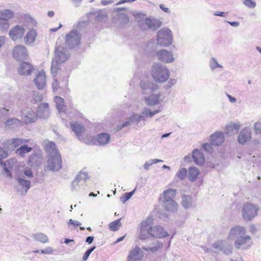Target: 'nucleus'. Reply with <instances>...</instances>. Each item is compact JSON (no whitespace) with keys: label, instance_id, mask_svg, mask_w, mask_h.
Instances as JSON below:
<instances>
[{"label":"nucleus","instance_id":"1","mask_svg":"<svg viewBox=\"0 0 261 261\" xmlns=\"http://www.w3.org/2000/svg\"><path fill=\"white\" fill-rule=\"evenodd\" d=\"M153 219L152 217H148L143 221L140 224V232L139 238L141 240H146L150 237L159 238L169 236V233L164 228L160 226H151Z\"/></svg>","mask_w":261,"mask_h":261},{"label":"nucleus","instance_id":"2","mask_svg":"<svg viewBox=\"0 0 261 261\" xmlns=\"http://www.w3.org/2000/svg\"><path fill=\"white\" fill-rule=\"evenodd\" d=\"M234 237L237 239L234 244L237 249H248L252 244L251 237L246 235V230L243 227L236 226L230 229L228 238Z\"/></svg>","mask_w":261,"mask_h":261},{"label":"nucleus","instance_id":"3","mask_svg":"<svg viewBox=\"0 0 261 261\" xmlns=\"http://www.w3.org/2000/svg\"><path fill=\"white\" fill-rule=\"evenodd\" d=\"M69 58V54L66 49L61 45V43H57L55 49V55L53 60L51 66V73L56 76L59 70L60 64L65 62Z\"/></svg>","mask_w":261,"mask_h":261},{"label":"nucleus","instance_id":"4","mask_svg":"<svg viewBox=\"0 0 261 261\" xmlns=\"http://www.w3.org/2000/svg\"><path fill=\"white\" fill-rule=\"evenodd\" d=\"M176 194V191L171 188L165 190L161 195L159 200L164 203L166 211L173 212L177 210L178 205L174 200Z\"/></svg>","mask_w":261,"mask_h":261},{"label":"nucleus","instance_id":"5","mask_svg":"<svg viewBox=\"0 0 261 261\" xmlns=\"http://www.w3.org/2000/svg\"><path fill=\"white\" fill-rule=\"evenodd\" d=\"M50 147H53L55 150L54 154H50L47 161L46 168L50 171H58L62 168V161L61 156L58 150L56 149V145L54 143L49 144Z\"/></svg>","mask_w":261,"mask_h":261},{"label":"nucleus","instance_id":"6","mask_svg":"<svg viewBox=\"0 0 261 261\" xmlns=\"http://www.w3.org/2000/svg\"><path fill=\"white\" fill-rule=\"evenodd\" d=\"M151 74L155 82L160 83L166 82L170 76L169 70L159 64H155L152 67Z\"/></svg>","mask_w":261,"mask_h":261},{"label":"nucleus","instance_id":"7","mask_svg":"<svg viewBox=\"0 0 261 261\" xmlns=\"http://www.w3.org/2000/svg\"><path fill=\"white\" fill-rule=\"evenodd\" d=\"M259 210L258 205L250 202L243 204L242 208V216L243 219L247 221L252 220L257 215Z\"/></svg>","mask_w":261,"mask_h":261},{"label":"nucleus","instance_id":"8","mask_svg":"<svg viewBox=\"0 0 261 261\" xmlns=\"http://www.w3.org/2000/svg\"><path fill=\"white\" fill-rule=\"evenodd\" d=\"M171 31L168 29H163L158 33V43L162 46H167L170 45L172 41Z\"/></svg>","mask_w":261,"mask_h":261},{"label":"nucleus","instance_id":"9","mask_svg":"<svg viewBox=\"0 0 261 261\" xmlns=\"http://www.w3.org/2000/svg\"><path fill=\"white\" fill-rule=\"evenodd\" d=\"M80 40L81 36L76 31H70L65 37V43L70 48L78 45Z\"/></svg>","mask_w":261,"mask_h":261},{"label":"nucleus","instance_id":"10","mask_svg":"<svg viewBox=\"0 0 261 261\" xmlns=\"http://www.w3.org/2000/svg\"><path fill=\"white\" fill-rule=\"evenodd\" d=\"M25 32L23 27L17 25L13 27L9 31V35L13 40H17L22 38Z\"/></svg>","mask_w":261,"mask_h":261},{"label":"nucleus","instance_id":"11","mask_svg":"<svg viewBox=\"0 0 261 261\" xmlns=\"http://www.w3.org/2000/svg\"><path fill=\"white\" fill-rule=\"evenodd\" d=\"M156 55L159 60L165 63H171L174 61L172 53L166 49H161L157 51Z\"/></svg>","mask_w":261,"mask_h":261},{"label":"nucleus","instance_id":"12","mask_svg":"<svg viewBox=\"0 0 261 261\" xmlns=\"http://www.w3.org/2000/svg\"><path fill=\"white\" fill-rule=\"evenodd\" d=\"M34 81L38 89H42L45 87L46 83V75L43 70L38 72Z\"/></svg>","mask_w":261,"mask_h":261},{"label":"nucleus","instance_id":"13","mask_svg":"<svg viewBox=\"0 0 261 261\" xmlns=\"http://www.w3.org/2000/svg\"><path fill=\"white\" fill-rule=\"evenodd\" d=\"M13 56L17 60L25 59L28 56L26 48L22 45L15 46L13 51Z\"/></svg>","mask_w":261,"mask_h":261},{"label":"nucleus","instance_id":"14","mask_svg":"<svg viewBox=\"0 0 261 261\" xmlns=\"http://www.w3.org/2000/svg\"><path fill=\"white\" fill-rule=\"evenodd\" d=\"M34 70L33 66L27 62H22L19 65L18 72L19 74L22 75H28L32 73Z\"/></svg>","mask_w":261,"mask_h":261},{"label":"nucleus","instance_id":"15","mask_svg":"<svg viewBox=\"0 0 261 261\" xmlns=\"http://www.w3.org/2000/svg\"><path fill=\"white\" fill-rule=\"evenodd\" d=\"M38 116L32 109L28 108L23 112V120L27 123L34 122L37 119Z\"/></svg>","mask_w":261,"mask_h":261},{"label":"nucleus","instance_id":"16","mask_svg":"<svg viewBox=\"0 0 261 261\" xmlns=\"http://www.w3.org/2000/svg\"><path fill=\"white\" fill-rule=\"evenodd\" d=\"M42 156L41 151L34 152L29 158L28 163L31 166H37L42 162Z\"/></svg>","mask_w":261,"mask_h":261},{"label":"nucleus","instance_id":"17","mask_svg":"<svg viewBox=\"0 0 261 261\" xmlns=\"http://www.w3.org/2000/svg\"><path fill=\"white\" fill-rule=\"evenodd\" d=\"M224 136L222 133L216 132L211 136V144L212 145L218 146L223 143Z\"/></svg>","mask_w":261,"mask_h":261},{"label":"nucleus","instance_id":"18","mask_svg":"<svg viewBox=\"0 0 261 261\" xmlns=\"http://www.w3.org/2000/svg\"><path fill=\"white\" fill-rule=\"evenodd\" d=\"M251 138V132L247 128H245L240 133L238 141L240 144H244L248 142Z\"/></svg>","mask_w":261,"mask_h":261},{"label":"nucleus","instance_id":"19","mask_svg":"<svg viewBox=\"0 0 261 261\" xmlns=\"http://www.w3.org/2000/svg\"><path fill=\"white\" fill-rule=\"evenodd\" d=\"M48 107L49 106L47 103L43 102L40 104L37 110L36 114L38 117L47 118L49 113Z\"/></svg>","mask_w":261,"mask_h":261},{"label":"nucleus","instance_id":"20","mask_svg":"<svg viewBox=\"0 0 261 261\" xmlns=\"http://www.w3.org/2000/svg\"><path fill=\"white\" fill-rule=\"evenodd\" d=\"M72 130L75 133L76 136L81 139L83 136L85 128L82 124H79L77 122H73L70 123Z\"/></svg>","mask_w":261,"mask_h":261},{"label":"nucleus","instance_id":"21","mask_svg":"<svg viewBox=\"0 0 261 261\" xmlns=\"http://www.w3.org/2000/svg\"><path fill=\"white\" fill-rule=\"evenodd\" d=\"M194 162L198 165H202L205 161L204 155L198 149H194L192 152Z\"/></svg>","mask_w":261,"mask_h":261},{"label":"nucleus","instance_id":"22","mask_svg":"<svg viewBox=\"0 0 261 261\" xmlns=\"http://www.w3.org/2000/svg\"><path fill=\"white\" fill-rule=\"evenodd\" d=\"M36 36V30L33 29L30 30L24 37L25 43L27 45L33 43L35 41Z\"/></svg>","mask_w":261,"mask_h":261},{"label":"nucleus","instance_id":"23","mask_svg":"<svg viewBox=\"0 0 261 261\" xmlns=\"http://www.w3.org/2000/svg\"><path fill=\"white\" fill-rule=\"evenodd\" d=\"M145 23L149 29L153 31L157 30L161 25L160 21L154 19L147 18L145 19Z\"/></svg>","mask_w":261,"mask_h":261},{"label":"nucleus","instance_id":"24","mask_svg":"<svg viewBox=\"0 0 261 261\" xmlns=\"http://www.w3.org/2000/svg\"><path fill=\"white\" fill-rule=\"evenodd\" d=\"M240 124L235 123H230L225 127V132L227 134L237 133L240 128Z\"/></svg>","mask_w":261,"mask_h":261},{"label":"nucleus","instance_id":"25","mask_svg":"<svg viewBox=\"0 0 261 261\" xmlns=\"http://www.w3.org/2000/svg\"><path fill=\"white\" fill-rule=\"evenodd\" d=\"M199 174V170L194 167H190L189 169V175L188 177L190 180L194 181L197 179Z\"/></svg>","mask_w":261,"mask_h":261},{"label":"nucleus","instance_id":"26","mask_svg":"<svg viewBox=\"0 0 261 261\" xmlns=\"http://www.w3.org/2000/svg\"><path fill=\"white\" fill-rule=\"evenodd\" d=\"M109 140L110 136L107 133L99 134L96 138V140L99 145H104L108 143Z\"/></svg>","mask_w":261,"mask_h":261},{"label":"nucleus","instance_id":"27","mask_svg":"<svg viewBox=\"0 0 261 261\" xmlns=\"http://www.w3.org/2000/svg\"><path fill=\"white\" fill-rule=\"evenodd\" d=\"M32 148L27 145H23L16 150V153L21 156H23L25 153H29L32 150Z\"/></svg>","mask_w":261,"mask_h":261},{"label":"nucleus","instance_id":"28","mask_svg":"<svg viewBox=\"0 0 261 261\" xmlns=\"http://www.w3.org/2000/svg\"><path fill=\"white\" fill-rule=\"evenodd\" d=\"M55 101L59 112H64L65 108L64 99L60 96H56L55 97Z\"/></svg>","mask_w":261,"mask_h":261},{"label":"nucleus","instance_id":"29","mask_svg":"<svg viewBox=\"0 0 261 261\" xmlns=\"http://www.w3.org/2000/svg\"><path fill=\"white\" fill-rule=\"evenodd\" d=\"M13 13L9 10H5L0 12V19L8 20L13 17Z\"/></svg>","mask_w":261,"mask_h":261},{"label":"nucleus","instance_id":"30","mask_svg":"<svg viewBox=\"0 0 261 261\" xmlns=\"http://www.w3.org/2000/svg\"><path fill=\"white\" fill-rule=\"evenodd\" d=\"M120 221L121 219L120 218L111 222L109 224V229L113 231H116L118 230L119 227L121 226V223L120 222Z\"/></svg>","mask_w":261,"mask_h":261},{"label":"nucleus","instance_id":"31","mask_svg":"<svg viewBox=\"0 0 261 261\" xmlns=\"http://www.w3.org/2000/svg\"><path fill=\"white\" fill-rule=\"evenodd\" d=\"M18 182L21 186L22 190L26 193L30 188V182L29 180H26L22 178H18Z\"/></svg>","mask_w":261,"mask_h":261},{"label":"nucleus","instance_id":"32","mask_svg":"<svg viewBox=\"0 0 261 261\" xmlns=\"http://www.w3.org/2000/svg\"><path fill=\"white\" fill-rule=\"evenodd\" d=\"M192 198L190 196L184 195L182 197V204L185 207H188L191 204Z\"/></svg>","mask_w":261,"mask_h":261},{"label":"nucleus","instance_id":"33","mask_svg":"<svg viewBox=\"0 0 261 261\" xmlns=\"http://www.w3.org/2000/svg\"><path fill=\"white\" fill-rule=\"evenodd\" d=\"M35 238L37 241L42 243H45L48 241L47 237L45 234L41 233L35 234Z\"/></svg>","mask_w":261,"mask_h":261},{"label":"nucleus","instance_id":"34","mask_svg":"<svg viewBox=\"0 0 261 261\" xmlns=\"http://www.w3.org/2000/svg\"><path fill=\"white\" fill-rule=\"evenodd\" d=\"M8 157V153L3 148L0 147V165L5 166L6 164L3 160Z\"/></svg>","mask_w":261,"mask_h":261},{"label":"nucleus","instance_id":"35","mask_svg":"<svg viewBox=\"0 0 261 261\" xmlns=\"http://www.w3.org/2000/svg\"><path fill=\"white\" fill-rule=\"evenodd\" d=\"M148 103L150 105H156L159 103V95H153L150 96L148 99Z\"/></svg>","mask_w":261,"mask_h":261},{"label":"nucleus","instance_id":"36","mask_svg":"<svg viewBox=\"0 0 261 261\" xmlns=\"http://www.w3.org/2000/svg\"><path fill=\"white\" fill-rule=\"evenodd\" d=\"M141 249L139 247H136L134 250H132L130 252L128 257L130 259L134 258L136 256H137L140 253Z\"/></svg>","mask_w":261,"mask_h":261},{"label":"nucleus","instance_id":"37","mask_svg":"<svg viewBox=\"0 0 261 261\" xmlns=\"http://www.w3.org/2000/svg\"><path fill=\"white\" fill-rule=\"evenodd\" d=\"M134 193V191L124 193L122 196L120 197V200L123 202L125 203L127 200H128L130 197L132 196Z\"/></svg>","mask_w":261,"mask_h":261},{"label":"nucleus","instance_id":"38","mask_svg":"<svg viewBox=\"0 0 261 261\" xmlns=\"http://www.w3.org/2000/svg\"><path fill=\"white\" fill-rule=\"evenodd\" d=\"M187 175V170L185 168H182L177 173V176L180 179H184Z\"/></svg>","mask_w":261,"mask_h":261},{"label":"nucleus","instance_id":"39","mask_svg":"<svg viewBox=\"0 0 261 261\" xmlns=\"http://www.w3.org/2000/svg\"><path fill=\"white\" fill-rule=\"evenodd\" d=\"M159 112V111L158 110L152 112L150 110L146 109L143 111L142 113L146 116L151 117Z\"/></svg>","mask_w":261,"mask_h":261},{"label":"nucleus","instance_id":"40","mask_svg":"<svg viewBox=\"0 0 261 261\" xmlns=\"http://www.w3.org/2000/svg\"><path fill=\"white\" fill-rule=\"evenodd\" d=\"M95 247L94 246L87 250L83 256V260L86 261L88 259L90 253L95 249Z\"/></svg>","mask_w":261,"mask_h":261},{"label":"nucleus","instance_id":"41","mask_svg":"<svg viewBox=\"0 0 261 261\" xmlns=\"http://www.w3.org/2000/svg\"><path fill=\"white\" fill-rule=\"evenodd\" d=\"M255 132L257 134L261 133V121H259L255 123L254 125Z\"/></svg>","mask_w":261,"mask_h":261},{"label":"nucleus","instance_id":"42","mask_svg":"<svg viewBox=\"0 0 261 261\" xmlns=\"http://www.w3.org/2000/svg\"><path fill=\"white\" fill-rule=\"evenodd\" d=\"M53 91H57L59 88H60L59 86V82L57 79H54V81L52 84Z\"/></svg>","mask_w":261,"mask_h":261},{"label":"nucleus","instance_id":"43","mask_svg":"<svg viewBox=\"0 0 261 261\" xmlns=\"http://www.w3.org/2000/svg\"><path fill=\"white\" fill-rule=\"evenodd\" d=\"M244 4L246 6L250 7L253 8L255 6V3L253 2L252 0H244Z\"/></svg>","mask_w":261,"mask_h":261},{"label":"nucleus","instance_id":"44","mask_svg":"<svg viewBox=\"0 0 261 261\" xmlns=\"http://www.w3.org/2000/svg\"><path fill=\"white\" fill-rule=\"evenodd\" d=\"M12 143L14 144V147H16L22 143V141L17 138L12 139Z\"/></svg>","mask_w":261,"mask_h":261},{"label":"nucleus","instance_id":"45","mask_svg":"<svg viewBox=\"0 0 261 261\" xmlns=\"http://www.w3.org/2000/svg\"><path fill=\"white\" fill-rule=\"evenodd\" d=\"M24 174L29 177H32L33 176L32 170L29 168L25 169Z\"/></svg>","mask_w":261,"mask_h":261},{"label":"nucleus","instance_id":"46","mask_svg":"<svg viewBox=\"0 0 261 261\" xmlns=\"http://www.w3.org/2000/svg\"><path fill=\"white\" fill-rule=\"evenodd\" d=\"M20 122V120H19L17 119H8L6 121V123L7 125H10V124H12V123H19Z\"/></svg>","mask_w":261,"mask_h":261},{"label":"nucleus","instance_id":"47","mask_svg":"<svg viewBox=\"0 0 261 261\" xmlns=\"http://www.w3.org/2000/svg\"><path fill=\"white\" fill-rule=\"evenodd\" d=\"M16 162V160L14 159H10L7 161V163L8 164L9 167L12 168L13 164Z\"/></svg>","mask_w":261,"mask_h":261},{"label":"nucleus","instance_id":"48","mask_svg":"<svg viewBox=\"0 0 261 261\" xmlns=\"http://www.w3.org/2000/svg\"><path fill=\"white\" fill-rule=\"evenodd\" d=\"M68 223H69V224L73 225L74 226H80L81 225V224L80 222H79L78 221H76L73 220L72 219H70L69 220Z\"/></svg>","mask_w":261,"mask_h":261},{"label":"nucleus","instance_id":"49","mask_svg":"<svg viewBox=\"0 0 261 261\" xmlns=\"http://www.w3.org/2000/svg\"><path fill=\"white\" fill-rule=\"evenodd\" d=\"M160 8L161 10H162L164 12L166 13L170 12L169 9L168 8L166 7L163 4H161L160 5Z\"/></svg>","mask_w":261,"mask_h":261},{"label":"nucleus","instance_id":"50","mask_svg":"<svg viewBox=\"0 0 261 261\" xmlns=\"http://www.w3.org/2000/svg\"><path fill=\"white\" fill-rule=\"evenodd\" d=\"M131 121H132L131 118H129L128 120H127L126 122H125L124 123H123L122 124V125H121V126L119 129H121L122 127L130 124Z\"/></svg>","mask_w":261,"mask_h":261},{"label":"nucleus","instance_id":"51","mask_svg":"<svg viewBox=\"0 0 261 261\" xmlns=\"http://www.w3.org/2000/svg\"><path fill=\"white\" fill-rule=\"evenodd\" d=\"M140 86L142 89H145L150 88L149 84H147L146 86V84L145 83H141Z\"/></svg>","mask_w":261,"mask_h":261},{"label":"nucleus","instance_id":"52","mask_svg":"<svg viewBox=\"0 0 261 261\" xmlns=\"http://www.w3.org/2000/svg\"><path fill=\"white\" fill-rule=\"evenodd\" d=\"M93 241V237H88L87 238L86 242L88 244H91Z\"/></svg>","mask_w":261,"mask_h":261},{"label":"nucleus","instance_id":"53","mask_svg":"<svg viewBox=\"0 0 261 261\" xmlns=\"http://www.w3.org/2000/svg\"><path fill=\"white\" fill-rule=\"evenodd\" d=\"M5 38L4 37H0V47L4 44Z\"/></svg>","mask_w":261,"mask_h":261},{"label":"nucleus","instance_id":"54","mask_svg":"<svg viewBox=\"0 0 261 261\" xmlns=\"http://www.w3.org/2000/svg\"><path fill=\"white\" fill-rule=\"evenodd\" d=\"M229 23L232 27H238L239 22L237 21L229 22Z\"/></svg>","mask_w":261,"mask_h":261},{"label":"nucleus","instance_id":"55","mask_svg":"<svg viewBox=\"0 0 261 261\" xmlns=\"http://www.w3.org/2000/svg\"><path fill=\"white\" fill-rule=\"evenodd\" d=\"M227 96L228 97V98H229V99L230 102H234L236 101V98H235L232 97L231 96H230V95H229L228 94H227Z\"/></svg>","mask_w":261,"mask_h":261},{"label":"nucleus","instance_id":"56","mask_svg":"<svg viewBox=\"0 0 261 261\" xmlns=\"http://www.w3.org/2000/svg\"><path fill=\"white\" fill-rule=\"evenodd\" d=\"M4 169L5 172L7 175H8L10 177H11V174L10 171L9 170V169L7 167H4Z\"/></svg>","mask_w":261,"mask_h":261},{"label":"nucleus","instance_id":"57","mask_svg":"<svg viewBox=\"0 0 261 261\" xmlns=\"http://www.w3.org/2000/svg\"><path fill=\"white\" fill-rule=\"evenodd\" d=\"M215 15L219 16H224V12H217L215 13Z\"/></svg>","mask_w":261,"mask_h":261},{"label":"nucleus","instance_id":"58","mask_svg":"<svg viewBox=\"0 0 261 261\" xmlns=\"http://www.w3.org/2000/svg\"><path fill=\"white\" fill-rule=\"evenodd\" d=\"M111 3V1H101V4L104 6L107 5Z\"/></svg>","mask_w":261,"mask_h":261},{"label":"nucleus","instance_id":"59","mask_svg":"<svg viewBox=\"0 0 261 261\" xmlns=\"http://www.w3.org/2000/svg\"><path fill=\"white\" fill-rule=\"evenodd\" d=\"M47 14L49 17H51L54 15V12L53 11H48Z\"/></svg>","mask_w":261,"mask_h":261},{"label":"nucleus","instance_id":"60","mask_svg":"<svg viewBox=\"0 0 261 261\" xmlns=\"http://www.w3.org/2000/svg\"><path fill=\"white\" fill-rule=\"evenodd\" d=\"M203 147L205 150H207L208 148L210 147V144L206 143L203 145Z\"/></svg>","mask_w":261,"mask_h":261},{"label":"nucleus","instance_id":"61","mask_svg":"<svg viewBox=\"0 0 261 261\" xmlns=\"http://www.w3.org/2000/svg\"><path fill=\"white\" fill-rule=\"evenodd\" d=\"M125 237V236L122 237H120V238H119L117 241H116V242H120L122 240H123V239H124V238Z\"/></svg>","mask_w":261,"mask_h":261},{"label":"nucleus","instance_id":"62","mask_svg":"<svg viewBox=\"0 0 261 261\" xmlns=\"http://www.w3.org/2000/svg\"><path fill=\"white\" fill-rule=\"evenodd\" d=\"M73 241V240H69V239H65V241H64V243L67 244L69 242H72Z\"/></svg>","mask_w":261,"mask_h":261},{"label":"nucleus","instance_id":"63","mask_svg":"<svg viewBox=\"0 0 261 261\" xmlns=\"http://www.w3.org/2000/svg\"><path fill=\"white\" fill-rule=\"evenodd\" d=\"M41 252L42 253H44V254H45V253H49V252H48L47 251H46V250H41Z\"/></svg>","mask_w":261,"mask_h":261},{"label":"nucleus","instance_id":"64","mask_svg":"<svg viewBox=\"0 0 261 261\" xmlns=\"http://www.w3.org/2000/svg\"><path fill=\"white\" fill-rule=\"evenodd\" d=\"M256 49H257V50H258V51H259V52L260 53H261V48H260V47H258V46H257V47H256Z\"/></svg>","mask_w":261,"mask_h":261}]
</instances>
